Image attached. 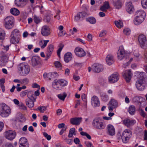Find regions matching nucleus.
I'll return each mask as SVG.
<instances>
[{"label": "nucleus", "instance_id": "obj_1", "mask_svg": "<svg viewBox=\"0 0 147 147\" xmlns=\"http://www.w3.org/2000/svg\"><path fill=\"white\" fill-rule=\"evenodd\" d=\"M137 74L138 79L136 82V87L138 90L143 91L147 86V83L145 81L146 75L143 72H138Z\"/></svg>", "mask_w": 147, "mask_h": 147}, {"label": "nucleus", "instance_id": "obj_2", "mask_svg": "<svg viewBox=\"0 0 147 147\" xmlns=\"http://www.w3.org/2000/svg\"><path fill=\"white\" fill-rule=\"evenodd\" d=\"M146 15V13L142 10H139L136 11V17L134 20L135 24L138 25L142 23L144 20Z\"/></svg>", "mask_w": 147, "mask_h": 147}, {"label": "nucleus", "instance_id": "obj_3", "mask_svg": "<svg viewBox=\"0 0 147 147\" xmlns=\"http://www.w3.org/2000/svg\"><path fill=\"white\" fill-rule=\"evenodd\" d=\"M0 115L3 117H7L11 113L9 107L4 103L0 105Z\"/></svg>", "mask_w": 147, "mask_h": 147}, {"label": "nucleus", "instance_id": "obj_4", "mask_svg": "<svg viewBox=\"0 0 147 147\" xmlns=\"http://www.w3.org/2000/svg\"><path fill=\"white\" fill-rule=\"evenodd\" d=\"M4 26L8 30L12 28L14 24V19L12 16H9L6 17L4 20Z\"/></svg>", "mask_w": 147, "mask_h": 147}, {"label": "nucleus", "instance_id": "obj_5", "mask_svg": "<svg viewBox=\"0 0 147 147\" xmlns=\"http://www.w3.org/2000/svg\"><path fill=\"white\" fill-rule=\"evenodd\" d=\"M132 132L129 129H126L123 132L121 137L123 142L125 143H127L132 135Z\"/></svg>", "mask_w": 147, "mask_h": 147}, {"label": "nucleus", "instance_id": "obj_6", "mask_svg": "<svg viewBox=\"0 0 147 147\" xmlns=\"http://www.w3.org/2000/svg\"><path fill=\"white\" fill-rule=\"evenodd\" d=\"M117 57L119 60H124L126 61L128 60V57L127 56L125 53L123 47L121 46L119 47L117 52Z\"/></svg>", "mask_w": 147, "mask_h": 147}, {"label": "nucleus", "instance_id": "obj_7", "mask_svg": "<svg viewBox=\"0 0 147 147\" xmlns=\"http://www.w3.org/2000/svg\"><path fill=\"white\" fill-rule=\"evenodd\" d=\"M18 69L19 71L22 72V75L24 76L27 75L30 71L29 66L24 63H21L18 65Z\"/></svg>", "mask_w": 147, "mask_h": 147}, {"label": "nucleus", "instance_id": "obj_8", "mask_svg": "<svg viewBox=\"0 0 147 147\" xmlns=\"http://www.w3.org/2000/svg\"><path fill=\"white\" fill-rule=\"evenodd\" d=\"M92 125L95 128L100 130L103 129L105 127V124L98 119H94Z\"/></svg>", "mask_w": 147, "mask_h": 147}, {"label": "nucleus", "instance_id": "obj_9", "mask_svg": "<svg viewBox=\"0 0 147 147\" xmlns=\"http://www.w3.org/2000/svg\"><path fill=\"white\" fill-rule=\"evenodd\" d=\"M138 41L141 47L146 49L147 46V41L145 35L141 34L138 37Z\"/></svg>", "mask_w": 147, "mask_h": 147}, {"label": "nucleus", "instance_id": "obj_10", "mask_svg": "<svg viewBox=\"0 0 147 147\" xmlns=\"http://www.w3.org/2000/svg\"><path fill=\"white\" fill-rule=\"evenodd\" d=\"M92 70L95 73H99L103 69V66L99 63H94L92 66Z\"/></svg>", "mask_w": 147, "mask_h": 147}, {"label": "nucleus", "instance_id": "obj_11", "mask_svg": "<svg viewBox=\"0 0 147 147\" xmlns=\"http://www.w3.org/2000/svg\"><path fill=\"white\" fill-rule=\"evenodd\" d=\"M119 78L118 74L116 73L112 74L108 78V81L110 83H113L117 82Z\"/></svg>", "mask_w": 147, "mask_h": 147}, {"label": "nucleus", "instance_id": "obj_12", "mask_svg": "<svg viewBox=\"0 0 147 147\" xmlns=\"http://www.w3.org/2000/svg\"><path fill=\"white\" fill-rule=\"evenodd\" d=\"M132 74L130 69L123 71L122 75L127 82H130Z\"/></svg>", "mask_w": 147, "mask_h": 147}, {"label": "nucleus", "instance_id": "obj_13", "mask_svg": "<svg viewBox=\"0 0 147 147\" xmlns=\"http://www.w3.org/2000/svg\"><path fill=\"white\" fill-rule=\"evenodd\" d=\"M75 52L76 55L79 57H84L86 55V53L84 50L78 47L76 48L75 49Z\"/></svg>", "mask_w": 147, "mask_h": 147}, {"label": "nucleus", "instance_id": "obj_14", "mask_svg": "<svg viewBox=\"0 0 147 147\" xmlns=\"http://www.w3.org/2000/svg\"><path fill=\"white\" fill-rule=\"evenodd\" d=\"M16 136V132L12 130H9L5 132V137L8 140H13L15 138Z\"/></svg>", "mask_w": 147, "mask_h": 147}, {"label": "nucleus", "instance_id": "obj_15", "mask_svg": "<svg viewBox=\"0 0 147 147\" xmlns=\"http://www.w3.org/2000/svg\"><path fill=\"white\" fill-rule=\"evenodd\" d=\"M126 9L127 11L129 14H132L134 11V7L131 2H127L126 4Z\"/></svg>", "mask_w": 147, "mask_h": 147}, {"label": "nucleus", "instance_id": "obj_16", "mask_svg": "<svg viewBox=\"0 0 147 147\" xmlns=\"http://www.w3.org/2000/svg\"><path fill=\"white\" fill-rule=\"evenodd\" d=\"M91 103L94 107H98L100 106V102L98 97L94 96L91 99Z\"/></svg>", "mask_w": 147, "mask_h": 147}, {"label": "nucleus", "instance_id": "obj_17", "mask_svg": "<svg viewBox=\"0 0 147 147\" xmlns=\"http://www.w3.org/2000/svg\"><path fill=\"white\" fill-rule=\"evenodd\" d=\"M28 0H15V5L19 7H24L26 4Z\"/></svg>", "mask_w": 147, "mask_h": 147}, {"label": "nucleus", "instance_id": "obj_18", "mask_svg": "<svg viewBox=\"0 0 147 147\" xmlns=\"http://www.w3.org/2000/svg\"><path fill=\"white\" fill-rule=\"evenodd\" d=\"M41 34L44 36H47L50 35V29L47 26H43L41 30Z\"/></svg>", "mask_w": 147, "mask_h": 147}, {"label": "nucleus", "instance_id": "obj_19", "mask_svg": "<svg viewBox=\"0 0 147 147\" xmlns=\"http://www.w3.org/2000/svg\"><path fill=\"white\" fill-rule=\"evenodd\" d=\"M107 132L108 134L113 136L115 134V130L114 127L111 125L109 124L107 126Z\"/></svg>", "mask_w": 147, "mask_h": 147}, {"label": "nucleus", "instance_id": "obj_20", "mask_svg": "<svg viewBox=\"0 0 147 147\" xmlns=\"http://www.w3.org/2000/svg\"><path fill=\"white\" fill-rule=\"evenodd\" d=\"M32 65L33 66H37L40 64V58L36 56H33L31 58Z\"/></svg>", "mask_w": 147, "mask_h": 147}, {"label": "nucleus", "instance_id": "obj_21", "mask_svg": "<svg viewBox=\"0 0 147 147\" xmlns=\"http://www.w3.org/2000/svg\"><path fill=\"white\" fill-rule=\"evenodd\" d=\"M8 57L5 54L2 53L0 57V65H4L7 61Z\"/></svg>", "mask_w": 147, "mask_h": 147}, {"label": "nucleus", "instance_id": "obj_22", "mask_svg": "<svg viewBox=\"0 0 147 147\" xmlns=\"http://www.w3.org/2000/svg\"><path fill=\"white\" fill-rule=\"evenodd\" d=\"M123 123L127 127H129L134 125L136 123V121L134 120H131L127 118L123 120Z\"/></svg>", "mask_w": 147, "mask_h": 147}, {"label": "nucleus", "instance_id": "obj_23", "mask_svg": "<svg viewBox=\"0 0 147 147\" xmlns=\"http://www.w3.org/2000/svg\"><path fill=\"white\" fill-rule=\"evenodd\" d=\"M53 46L52 45L50 44L48 47L46 53V58L45 59V60H47L49 58L53 53Z\"/></svg>", "mask_w": 147, "mask_h": 147}, {"label": "nucleus", "instance_id": "obj_24", "mask_svg": "<svg viewBox=\"0 0 147 147\" xmlns=\"http://www.w3.org/2000/svg\"><path fill=\"white\" fill-rule=\"evenodd\" d=\"M82 117H75L70 119V123L73 125H79L82 121Z\"/></svg>", "mask_w": 147, "mask_h": 147}, {"label": "nucleus", "instance_id": "obj_25", "mask_svg": "<svg viewBox=\"0 0 147 147\" xmlns=\"http://www.w3.org/2000/svg\"><path fill=\"white\" fill-rule=\"evenodd\" d=\"M52 86L53 88L56 90H61L62 88L58 79L54 80L52 83Z\"/></svg>", "mask_w": 147, "mask_h": 147}, {"label": "nucleus", "instance_id": "obj_26", "mask_svg": "<svg viewBox=\"0 0 147 147\" xmlns=\"http://www.w3.org/2000/svg\"><path fill=\"white\" fill-rule=\"evenodd\" d=\"M106 61L109 65H111L114 62L113 56L111 54L108 55L106 58Z\"/></svg>", "mask_w": 147, "mask_h": 147}, {"label": "nucleus", "instance_id": "obj_27", "mask_svg": "<svg viewBox=\"0 0 147 147\" xmlns=\"http://www.w3.org/2000/svg\"><path fill=\"white\" fill-rule=\"evenodd\" d=\"M72 59V54L70 52L66 53L64 56V60L66 63H68Z\"/></svg>", "mask_w": 147, "mask_h": 147}, {"label": "nucleus", "instance_id": "obj_28", "mask_svg": "<svg viewBox=\"0 0 147 147\" xmlns=\"http://www.w3.org/2000/svg\"><path fill=\"white\" fill-rule=\"evenodd\" d=\"M36 100L33 99H26V104L30 108L33 107L34 105V102Z\"/></svg>", "mask_w": 147, "mask_h": 147}, {"label": "nucleus", "instance_id": "obj_29", "mask_svg": "<svg viewBox=\"0 0 147 147\" xmlns=\"http://www.w3.org/2000/svg\"><path fill=\"white\" fill-rule=\"evenodd\" d=\"M10 42L12 43L16 44L18 43L19 41V38L15 36H10Z\"/></svg>", "mask_w": 147, "mask_h": 147}, {"label": "nucleus", "instance_id": "obj_30", "mask_svg": "<svg viewBox=\"0 0 147 147\" xmlns=\"http://www.w3.org/2000/svg\"><path fill=\"white\" fill-rule=\"evenodd\" d=\"M19 143V145H29L27 139L24 137H22L20 138Z\"/></svg>", "mask_w": 147, "mask_h": 147}, {"label": "nucleus", "instance_id": "obj_31", "mask_svg": "<svg viewBox=\"0 0 147 147\" xmlns=\"http://www.w3.org/2000/svg\"><path fill=\"white\" fill-rule=\"evenodd\" d=\"M113 4L115 8L116 9H119L121 7V3L119 0H117L116 1L113 2Z\"/></svg>", "mask_w": 147, "mask_h": 147}, {"label": "nucleus", "instance_id": "obj_32", "mask_svg": "<svg viewBox=\"0 0 147 147\" xmlns=\"http://www.w3.org/2000/svg\"><path fill=\"white\" fill-rule=\"evenodd\" d=\"M20 33L19 30L17 29H14L13 30L11 33L10 36L19 37Z\"/></svg>", "mask_w": 147, "mask_h": 147}, {"label": "nucleus", "instance_id": "obj_33", "mask_svg": "<svg viewBox=\"0 0 147 147\" xmlns=\"http://www.w3.org/2000/svg\"><path fill=\"white\" fill-rule=\"evenodd\" d=\"M10 13L13 15L15 16H17L20 14L19 10L15 8H12L10 10Z\"/></svg>", "mask_w": 147, "mask_h": 147}, {"label": "nucleus", "instance_id": "obj_34", "mask_svg": "<svg viewBox=\"0 0 147 147\" xmlns=\"http://www.w3.org/2000/svg\"><path fill=\"white\" fill-rule=\"evenodd\" d=\"M128 111L130 114L133 115L135 113V107L134 105H130L129 106Z\"/></svg>", "mask_w": 147, "mask_h": 147}, {"label": "nucleus", "instance_id": "obj_35", "mask_svg": "<svg viewBox=\"0 0 147 147\" xmlns=\"http://www.w3.org/2000/svg\"><path fill=\"white\" fill-rule=\"evenodd\" d=\"M109 103L114 108H116L118 106V102L117 101L114 99H111L109 102Z\"/></svg>", "mask_w": 147, "mask_h": 147}, {"label": "nucleus", "instance_id": "obj_36", "mask_svg": "<svg viewBox=\"0 0 147 147\" xmlns=\"http://www.w3.org/2000/svg\"><path fill=\"white\" fill-rule=\"evenodd\" d=\"M34 92L31 91H28L27 93V96L28 98L27 99H33L34 100H36V98L34 97Z\"/></svg>", "mask_w": 147, "mask_h": 147}, {"label": "nucleus", "instance_id": "obj_37", "mask_svg": "<svg viewBox=\"0 0 147 147\" xmlns=\"http://www.w3.org/2000/svg\"><path fill=\"white\" fill-rule=\"evenodd\" d=\"M58 80L59 82L60 83L62 88V87L65 86L67 84V82L66 80L63 79Z\"/></svg>", "mask_w": 147, "mask_h": 147}, {"label": "nucleus", "instance_id": "obj_38", "mask_svg": "<svg viewBox=\"0 0 147 147\" xmlns=\"http://www.w3.org/2000/svg\"><path fill=\"white\" fill-rule=\"evenodd\" d=\"M75 128L73 127L70 129L68 135V137L69 138H71L73 135H76V134L75 133Z\"/></svg>", "mask_w": 147, "mask_h": 147}, {"label": "nucleus", "instance_id": "obj_39", "mask_svg": "<svg viewBox=\"0 0 147 147\" xmlns=\"http://www.w3.org/2000/svg\"><path fill=\"white\" fill-rule=\"evenodd\" d=\"M87 21L89 22L90 24H94L96 23V19L93 17H89L86 19Z\"/></svg>", "mask_w": 147, "mask_h": 147}, {"label": "nucleus", "instance_id": "obj_40", "mask_svg": "<svg viewBox=\"0 0 147 147\" xmlns=\"http://www.w3.org/2000/svg\"><path fill=\"white\" fill-rule=\"evenodd\" d=\"M128 60L126 61V60L124 61V63L123 64V67H124V68H125L133 60V58H130V59L129 60V57H128Z\"/></svg>", "mask_w": 147, "mask_h": 147}, {"label": "nucleus", "instance_id": "obj_41", "mask_svg": "<svg viewBox=\"0 0 147 147\" xmlns=\"http://www.w3.org/2000/svg\"><path fill=\"white\" fill-rule=\"evenodd\" d=\"M67 96V94L64 92L63 94H59L58 95V97L61 100L64 101Z\"/></svg>", "mask_w": 147, "mask_h": 147}, {"label": "nucleus", "instance_id": "obj_42", "mask_svg": "<svg viewBox=\"0 0 147 147\" xmlns=\"http://www.w3.org/2000/svg\"><path fill=\"white\" fill-rule=\"evenodd\" d=\"M5 37V32L2 29H0V39H4Z\"/></svg>", "mask_w": 147, "mask_h": 147}, {"label": "nucleus", "instance_id": "obj_43", "mask_svg": "<svg viewBox=\"0 0 147 147\" xmlns=\"http://www.w3.org/2000/svg\"><path fill=\"white\" fill-rule=\"evenodd\" d=\"M101 97V99L103 101H106L109 100V96L106 94H102Z\"/></svg>", "mask_w": 147, "mask_h": 147}, {"label": "nucleus", "instance_id": "obj_44", "mask_svg": "<svg viewBox=\"0 0 147 147\" xmlns=\"http://www.w3.org/2000/svg\"><path fill=\"white\" fill-rule=\"evenodd\" d=\"M115 24L116 26L119 28L123 27V23L120 20L119 21H115Z\"/></svg>", "mask_w": 147, "mask_h": 147}, {"label": "nucleus", "instance_id": "obj_45", "mask_svg": "<svg viewBox=\"0 0 147 147\" xmlns=\"http://www.w3.org/2000/svg\"><path fill=\"white\" fill-rule=\"evenodd\" d=\"M51 73H45L43 74V77L46 80H51L52 78H51Z\"/></svg>", "mask_w": 147, "mask_h": 147}, {"label": "nucleus", "instance_id": "obj_46", "mask_svg": "<svg viewBox=\"0 0 147 147\" xmlns=\"http://www.w3.org/2000/svg\"><path fill=\"white\" fill-rule=\"evenodd\" d=\"M141 3L143 8L146 9L147 7V0H142Z\"/></svg>", "mask_w": 147, "mask_h": 147}, {"label": "nucleus", "instance_id": "obj_47", "mask_svg": "<svg viewBox=\"0 0 147 147\" xmlns=\"http://www.w3.org/2000/svg\"><path fill=\"white\" fill-rule=\"evenodd\" d=\"M33 20L35 23L36 24H38L41 21L40 18L36 16H34Z\"/></svg>", "mask_w": 147, "mask_h": 147}, {"label": "nucleus", "instance_id": "obj_48", "mask_svg": "<svg viewBox=\"0 0 147 147\" xmlns=\"http://www.w3.org/2000/svg\"><path fill=\"white\" fill-rule=\"evenodd\" d=\"M80 134L83 136H86L87 138L89 140H90L91 138V136L86 132L82 131L80 132Z\"/></svg>", "mask_w": 147, "mask_h": 147}, {"label": "nucleus", "instance_id": "obj_49", "mask_svg": "<svg viewBox=\"0 0 147 147\" xmlns=\"http://www.w3.org/2000/svg\"><path fill=\"white\" fill-rule=\"evenodd\" d=\"M20 109L23 111H27L26 107L23 103H21L19 105Z\"/></svg>", "mask_w": 147, "mask_h": 147}, {"label": "nucleus", "instance_id": "obj_50", "mask_svg": "<svg viewBox=\"0 0 147 147\" xmlns=\"http://www.w3.org/2000/svg\"><path fill=\"white\" fill-rule=\"evenodd\" d=\"M80 18V13H78L75 16L74 19L75 21L78 22L79 21Z\"/></svg>", "mask_w": 147, "mask_h": 147}, {"label": "nucleus", "instance_id": "obj_51", "mask_svg": "<svg viewBox=\"0 0 147 147\" xmlns=\"http://www.w3.org/2000/svg\"><path fill=\"white\" fill-rule=\"evenodd\" d=\"M99 82L102 85H104L106 84L107 81L105 79L101 78L99 80Z\"/></svg>", "mask_w": 147, "mask_h": 147}, {"label": "nucleus", "instance_id": "obj_52", "mask_svg": "<svg viewBox=\"0 0 147 147\" xmlns=\"http://www.w3.org/2000/svg\"><path fill=\"white\" fill-rule=\"evenodd\" d=\"M21 80V84H27L29 82V80L26 78H25Z\"/></svg>", "mask_w": 147, "mask_h": 147}, {"label": "nucleus", "instance_id": "obj_53", "mask_svg": "<svg viewBox=\"0 0 147 147\" xmlns=\"http://www.w3.org/2000/svg\"><path fill=\"white\" fill-rule=\"evenodd\" d=\"M123 32L126 35H128L130 34L131 30L129 28H125L123 30Z\"/></svg>", "mask_w": 147, "mask_h": 147}, {"label": "nucleus", "instance_id": "obj_54", "mask_svg": "<svg viewBox=\"0 0 147 147\" xmlns=\"http://www.w3.org/2000/svg\"><path fill=\"white\" fill-rule=\"evenodd\" d=\"M46 107H45L43 106L42 107H39L38 108V109L39 110L41 113H44V111L46 110Z\"/></svg>", "mask_w": 147, "mask_h": 147}, {"label": "nucleus", "instance_id": "obj_55", "mask_svg": "<svg viewBox=\"0 0 147 147\" xmlns=\"http://www.w3.org/2000/svg\"><path fill=\"white\" fill-rule=\"evenodd\" d=\"M51 78H55L58 76V73L56 72H54L52 73H51Z\"/></svg>", "mask_w": 147, "mask_h": 147}, {"label": "nucleus", "instance_id": "obj_56", "mask_svg": "<svg viewBox=\"0 0 147 147\" xmlns=\"http://www.w3.org/2000/svg\"><path fill=\"white\" fill-rule=\"evenodd\" d=\"M54 64L55 67L57 68H60L62 66L61 63L58 61H55Z\"/></svg>", "mask_w": 147, "mask_h": 147}, {"label": "nucleus", "instance_id": "obj_57", "mask_svg": "<svg viewBox=\"0 0 147 147\" xmlns=\"http://www.w3.org/2000/svg\"><path fill=\"white\" fill-rule=\"evenodd\" d=\"M63 46H64L63 45H61L59 46V48L57 50V55L58 56H60V52L61 51L62 49L63 48Z\"/></svg>", "mask_w": 147, "mask_h": 147}, {"label": "nucleus", "instance_id": "obj_58", "mask_svg": "<svg viewBox=\"0 0 147 147\" xmlns=\"http://www.w3.org/2000/svg\"><path fill=\"white\" fill-rule=\"evenodd\" d=\"M43 134L44 136L47 138L48 140H50L51 139V136L50 135H49L47 133L44 132Z\"/></svg>", "mask_w": 147, "mask_h": 147}, {"label": "nucleus", "instance_id": "obj_59", "mask_svg": "<svg viewBox=\"0 0 147 147\" xmlns=\"http://www.w3.org/2000/svg\"><path fill=\"white\" fill-rule=\"evenodd\" d=\"M84 143L87 147H94L92 143L89 142H85Z\"/></svg>", "mask_w": 147, "mask_h": 147}, {"label": "nucleus", "instance_id": "obj_60", "mask_svg": "<svg viewBox=\"0 0 147 147\" xmlns=\"http://www.w3.org/2000/svg\"><path fill=\"white\" fill-rule=\"evenodd\" d=\"M106 32L105 30H103L99 34V36L100 37H103L106 35Z\"/></svg>", "mask_w": 147, "mask_h": 147}, {"label": "nucleus", "instance_id": "obj_61", "mask_svg": "<svg viewBox=\"0 0 147 147\" xmlns=\"http://www.w3.org/2000/svg\"><path fill=\"white\" fill-rule=\"evenodd\" d=\"M28 90H26L24 91L21 92L20 94V96L22 97H23L27 94Z\"/></svg>", "mask_w": 147, "mask_h": 147}, {"label": "nucleus", "instance_id": "obj_62", "mask_svg": "<svg viewBox=\"0 0 147 147\" xmlns=\"http://www.w3.org/2000/svg\"><path fill=\"white\" fill-rule=\"evenodd\" d=\"M62 138H63L67 144H71L72 140L71 139H67L66 138H64L63 137V136L62 137Z\"/></svg>", "mask_w": 147, "mask_h": 147}, {"label": "nucleus", "instance_id": "obj_63", "mask_svg": "<svg viewBox=\"0 0 147 147\" xmlns=\"http://www.w3.org/2000/svg\"><path fill=\"white\" fill-rule=\"evenodd\" d=\"M108 9L104 5L101 6L100 9V10L102 11H106Z\"/></svg>", "mask_w": 147, "mask_h": 147}, {"label": "nucleus", "instance_id": "obj_64", "mask_svg": "<svg viewBox=\"0 0 147 147\" xmlns=\"http://www.w3.org/2000/svg\"><path fill=\"white\" fill-rule=\"evenodd\" d=\"M49 41V40H44V44L43 45L41 46V47L42 48H44L45 47H46L47 45V43Z\"/></svg>", "mask_w": 147, "mask_h": 147}]
</instances>
